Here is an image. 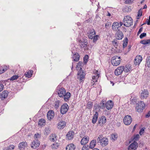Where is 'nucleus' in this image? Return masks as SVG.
Returning <instances> with one entry per match:
<instances>
[{"instance_id":"obj_15","label":"nucleus","mask_w":150,"mask_h":150,"mask_svg":"<svg viewBox=\"0 0 150 150\" xmlns=\"http://www.w3.org/2000/svg\"><path fill=\"white\" fill-rule=\"evenodd\" d=\"M113 106V102L111 100L108 101L105 104V107L108 110L111 109Z\"/></svg>"},{"instance_id":"obj_59","label":"nucleus","mask_w":150,"mask_h":150,"mask_svg":"<svg viewBox=\"0 0 150 150\" xmlns=\"http://www.w3.org/2000/svg\"><path fill=\"white\" fill-rule=\"evenodd\" d=\"M4 88V85L2 83H0V92L2 91Z\"/></svg>"},{"instance_id":"obj_1","label":"nucleus","mask_w":150,"mask_h":150,"mask_svg":"<svg viewBox=\"0 0 150 150\" xmlns=\"http://www.w3.org/2000/svg\"><path fill=\"white\" fill-rule=\"evenodd\" d=\"M123 22L125 26L128 27L132 24V19L129 16H126L124 17Z\"/></svg>"},{"instance_id":"obj_57","label":"nucleus","mask_w":150,"mask_h":150,"mask_svg":"<svg viewBox=\"0 0 150 150\" xmlns=\"http://www.w3.org/2000/svg\"><path fill=\"white\" fill-rule=\"evenodd\" d=\"M82 150H89L88 146H83L82 148Z\"/></svg>"},{"instance_id":"obj_14","label":"nucleus","mask_w":150,"mask_h":150,"mask_svg":"<svg viewBox=\"0 0 150 150\" xmlns=\"http://www.w3.org/2000/svg\"><path fill=\"white\" fill-rule=\"evenodd\" d=\"M57 128L59 129H63L66 125V122L63 121L62 120L59 122L57 124Z\"/></svg>"},{"instance_id":"obj_50","label":"nucleus","mask_w":150,"mask_h":150,"mask_svg":"<svg viewBox=\"0 0 150 150\" xmlns=\"http://www.w3.org/2000/svg\"><path fill=\"white\" fill-rule=\"evenodd\" d=\"M41 137V135L38 133L36 134L34 136V138L35 139H38V138H39Z\"/></svg>"},{"instance_id":"obj_56","label":"nucleus","mask_w":150,"mask_h":150,"mask_svg":"<svg viewBox=\"0 0 150 150\" xmlns=\"http://www.w3.org/2000/svg\"><path fill=\"white\" fill-rule=\"evenodd\" d=\"M144 129L143 128H142L140 130L139 134L140 135H141L144 133Z\"/></svg>"},{"instance_id":"obj_23","label":"nucleus","mask_w":150,"mask_h":150,"mask_svg":"<svg viewBox=\"0 0 150 150\" xmlns=\"http://www.w3.org/2000/svg\"><path fill=\"white\" fill-rule=\"evenodd\" d=\"M49 139L51 141L54 142L57 140V136L55 134H52L50 135Z\"/></svg>"},{"instance_id":"obj_64","label":"nucleus","mask_w":150,"mask_h":150,"mask_svg":"<svg viewBox=\"0 0 150 150\" xmlns=\"http://www.w3.org/2000/svg\"><path fill=\"white\" fill-rule=\"evenodd\" d=\"M147 44L150 45V39L147 40Z\"/></svg>"},{"instance_id":"obj_29","label":"nucleus","mask_w":150,"mask_h":150,"mask_svg":"<svg viewBox=\"0 0 150 150\" xmlns=\"http://www.w3.org/2000/svg\"><path fill=\"white\" fill-rule=\"evenodd\" d=\"M27 144L25 142H22L20 143L19 145V148L20 149H24L25 147H27Z\"/></svg>"},{"instance_id":"obj_53","label":"nucleus","mask_w":150,"mask_h":150,"mask_svg":"<svg viewBox=\"0 0 150 150\" xmlns=\"http://www.w3.org/2000/svg\"><path fill=\"white\" fill-rule=\"evenodd\" d=\"M15 146L13 145H10L8 148H7L9 150H12L14 148Z\"/></svg>"},{"instance_id":"obj_51","label":"nucleus","mask_w":150,"mask_h":150,"mask_svg":"<svg viewBox=\"0 0 150 150\" xmlns=\"http://www.w3.org/2000/svg\"><path fill=\"white\" fill-rule=\"evenodd\" d=\"M88 56L87 55H86L83 58V62L85 63H86L87 62L88 59Z\"/></svg>"},{"instance_id":"obj_32","label":"nucleus","mask_w":150,"mask_h":150,"mask_svg":"<svg viewBox=\"0 0 150 150\" xmlns=\"http://www.w3.org/2000/svg\"><path fill=\"white\" fill-rule=\"evenodd\" d=\"M124 68L123 71L127 73L130 71L131 70V66L129 65H127L125 67H124Z\"/></svg>"},{"instance_id":"obj_25","label":"nucleus","mask_w":150,"mask_h":150,"mask_svg":"<svg viewBox=\"0 0 150 150\" xmlns=\"http://www.w3.org/2000/svg\"><path fill=\"white\" fill-rule=\"evenodd\" d=\"M8 96V92L7 91H3L1 95L0 98L2 100H4V99L6 98Z\"/></svg>"},{"instance_id":"obj_3","label":"nucleus","mask_w":150,"mask_h":150,"mask_svg":"<svg viewBox=\"0 0 150 150\" xmlns=\"http://www.w3.org/2000/svg\"><path fill=\"white\" fill-rule=\"evenodd\" d=\"M145 105V104L143 102H140L136 107L137 111L139 112H142L144 108Z\"/></svg>"},{"instance_id":"obj_12","label":"nucleus","mask_w":150,"mask_h":150,"mask_svg":"<svg viewBox=\"0 0 150 150\" xmlns=\"http://www.w3.org/2000/svg\"><path fill=\"white\" fill-rule=\"evenodd\" d=\"M148 95L149 93L148 91L144 89L142 91L140 97L141 99H146L148 96Z\"/></svg>"},{"instance_id":"obj_49","label":"nucleus","mask_w":150,"mask_h":150,"mask_svg":"<svg viewBox=\"0 0 150 150\" xmlns=\"http://www.w3.org/2000/svg\"><path fill=\"white\" fill-rule=\"evenodd\" d=\"M59 146V144L58 143H55L53 144V145L52 146V148L54 149H56Z\"/></svg>"},{"instance_id":"obj_61","label":"nucleus","mask_w":150,"mask_h":150,"mask_svg":"<svg viewBox=\"0 0 150 150\" xmlns=\"http://www.w3.org/2000/svg\"><path fill=\"white\" fill-rule=\"evenodd\" d=\"M97 79H95V80L92 79V82H91V84L93 85L95 83V82L97 81Z\"/></svg>"},{"instance_id":"obj_55","label":"nucleus","mask_w":150,"mask_h":150,"mask_svg":"<svg viewBox=\"0 0 150 150\" xmlns=\"http://www.w3.org/2000/svg\"><path fill=\"white\" fill-rule=\"evenodd\" d=\"M140 43L144 45H146L147 44V40H142L141 41Z\"/></svg>"},{"instance_id":"obj_19","label":"nucleus","mask_w":150,"mask_h":150,"mask_svg":"<svg viewBox=\"0 0 150 150\" xmlns=\"http://www.w3.org/2000/svg\"><path fill=\"white\" fill-rule=\"evenodd\" d=\"M54 116V112L52 110H49L47 114V117L48 120H50L52 119Z\"/></svg>"},{"instance_id":"obj_63","label":"nucleus","mask_w":150,"mask_h":150,"mask_svg":"<svg viewBox=\"0 0 150 150\" xmlns=\"http://www.w3.org/2000/svg\"><path fill=\"white\" fill-rule=\"evenodd\" d=\"M145 117L146 118H148L150 117V111H149L148 112L146 115Z\"/></svg>"},{"instance_id":"obj_10","label":"nucleus","mask_w":150,"mask_h":150,"mask_svg":"<svg viewBox=\"0 0 150 150\" xmlns=\"http://www.w3.org/2000/svg\"><path fill=\"white\" fill-rule=\"evenodd\" d=\"M98 124L101 126H102L106 121V118L104 116H102L100 117L98 120Z\"/></svg>"},{"instance_id":"obj_8","label":"nucleus","mask_w":150,"mask_h":150,"mask_svg":"<svg viewBox=\"0 0 150 150\" xmlns=\"http://www.w3.org/2000/svg\"><path fill=\"white\" fill-rule=\"evenodd\" d=\"M40 145V142L38 139H35L32 142L31 144L32 148L35 149L38 147Z\"/></svg>"},{"instance_id":"obj_22","label":"nucleus","mask_w":150,"mask_h":150,"mask_svg":"<svg viewBox=\"0 0 150 150\" xmlns=\"http://www.w3.org/2000/svg\"><path fill=\"white\" fill-rule=\"evenodd\" d=\"M124 35L123 33L120 30L117 31L116 34V38L118 40H120L123 37Z\"/></svg>"},{"instance_id":"obj_18","label":"nucleus","mask_w":150,"mask_h":150,"mask_svg":"<svg viewBox=\"0 0 150 150\" xmlns=\"http://www.w3.org/2000/svg\"><path fill=\"white\" fill-rule=\"evenodd\" d=\"M100 73L98 71V70H94L92 76V79L94 80L95 79H98L100 76Z\"/></svg>"},{"instance_id":"obj_2","label":"nucleus","mask_w":150,"mask_h":150,"mask_svg":"<svg viewBox=\"0 0 150 150\" xmlns=\"http://www.w3.org/2000/svg\"><path fill=\"white\" fill-rule=\"evenodd\" d=\"M121 60L120 57L115 56L112 58L111 62L113 66H117L120 64Z\"/></svg>"},{"instance_id":"obj_34","label":"nucleus","mask_w":150,"mask_h":150,"mask_svg":"<svg viewBox=\"0 0 150 150\" xmlns=\"http://www.w3.org/2000/svg\"><path fill=\"white\" fill-rule=\"evenodd\" d=\"M80 56L78 53H75L74 54L73 58L74 61L78 62Z\"/></svg>"},{"instance_id":"obj_42","label":"nucleus","mask_w":150,"mask_h":150,"mask_svg":"<svg viewBox=\"0 0 150 150\" xmlns=\"http://www.w3.org/2000/svg\"><path fill=\"white\" fill-rule=\"evenodd\" d=\"M93 107V103L91 102H88L86 107L87 108L89 109H91Z\"/></svg>"},{"instance_id":"obj_48","label":"nucleus","mask_w":150,"mask_h":150,"mask_svg":"<svg viewBox=\"0 0 150 150\" xmlns=\"http://www.w3.org/2000/svg\"><path fill=\"white\" fill-rule=\"evenodd\" d=\"M59 102L58 100L56 101L55 103V105L54 107L56 109H57L59 107Z\"/></svg>"},{"instance_id":"obj_4","label":"nucleus","mask_w":150,"mask_h":150,"mask_svg":"<svg viewBox=\"0 0 150 150\" xmlns=\"http://www.w3.org/2000/svg\"><path fill=\"white\" fill-rule=\"evenodd\" d=\"M123 23L122 22L119 23L118 22H114L112 25L113 30L116 31L120 30V28L122 25Z\"/></svg>"},{"instance_id":"obj_41","label":"nucleus","mask_w":150,"mask_h":150,"mask_svg":"<svg viewBox=\"0 0 150 150\" xmlns=\"http://www.w3.org/2000/svg\"><path fill=\"white\" fill-rule=\"evenodd\" d=\"M50 132V130L49 127H46L45 129L44 134L47 135Z\"/></svg>"},{"instance_id":"obj_40","label":"nucleus","mask_w":150,"mask_h":150,"mask_svg":"<svg viewBox=\"0 0 150 150\" xmlns=\"http://www.w3.org/2000/svg\"><path fill=\"white\" fill-rule=\"evenodd\" d=\"M3 69L0 70V74H2L6 71L8 69V68L6 66H4L3 67Z\"/></svg>"},{"instance_id":"obj_11","label":"nucleus","mask_w":150,"mask_h":150,"mask_svg":"<svg viewBox=\"0 0 150 150\" xmlns=\"http://www.w3.org/2000/svg\"><path fill=\"white\" fill-rule=\"evenodd\" d=\"M138 147V144L136 142H134L129 145L128 148V150H136Z\"/></svg>"},{"instance_id":"obj_39","label":"nucleus","mask_w":150,"mask_h":150,"mask_svg":"<svg viewBox=\"0 0 150 150\" xmlns=\"http://www.w3.org/2000/svg\"><path fill=\"white\" fill-rule=\"evenodd\" d=\"M103 138L104 137H103V136L102 135L100 134L99 135L97 139V142L100 143L102 141Z\"/></svg>"},{"instance_id":"obj_38","label":"nucleus","mask_w":150,"mask_h":150,"mask_svg":"<svg viewBox=\"0 0 150 150\" xmlns=\"http://www.w3.org/2000/svg\"><path fill=\"white\" fill-rule=\"evenodd\" d=\"M146 65L150 67V56L148 57L146 59Z\"/></svg>"},{"instance_id":"obj_21","label":"nucleus","mask_w":150,"mask_h":150,"mask_svg":"<svg viewBox=\"0 0 150 150\" xmlns=\"http://www.w3.org/2000/svg\"><path fill=\"white\" fill-rule=\"evenodd\" d=\"M74 132L73 131H69L67 134V137L69 140H71L74 137Z\"/></svg>"},{"instance_id":"obj_6","label":"nucleus","mask_w":150,"mask_h":150,"mask_svg":"<svg viewBox=\"0 0 150 150\" xmlns=\"http://www.w3.org/2000/svg\"><path fill=\"white\" fill-rule=\"evenodd\" d=\"M132 121L131 117L129 115L125 116L123 119L124 123L126 125H129Z\"/></svg>"},{"instance_id":"obj_16","label":"nucleus","mask_w":150,"mask_h":150,"mask_svg":"<svg viewBox=\"0 0 150 150\" xmlns=\"http://www.w3.org/2000/svg\"><path fill=\"white\" fill-rule=\"evenodd\" d=\"M85 75V73L82 70H80L77 74V78L81 81L84 78Z\"/></svg>"},{"instance_id":"obj_33","label":"nucleus","mask_w":150,"mask_h":150,"mask_svg":"<svg viewBox=\"0 0 150 150\" xmlns=\"http://www.w3.org/2000/svg\"><path fill=\"white\" fill-rule=\"evenodd\" d=\"M46 121L44 119H41L40 120L38 121V125L40 126H45V125Z\"/></svg>"},{"instance_id":"obj_35","label":"nucleus","mask_w":150,"mask_h":150,"mask_svg":"<svg viewBox=\"0 0 150 150\" xmlns=\"http://www.w3.org/2000/svg\"><path fill=\"white\" fill-rule=\"evenodd\" d=\"M33 71L32 70H30L26 72L25 73V76L26 77L29 78L32 75Z\"/></svg>"},{"instance_id":"obj_31","label":"nucleus","mask_w":150,"mask_h":150,"mask_svg":"<svg viewBox=\"0 0 150 150\" xmlns=\"http://www.w3.org/2000/svg\"><path fill=\"white\" fill-rule=\"evenodd\" d=\"M96 139L92 140L90 144L89 148L91 149L93 148L96 145Z\"/></svg>"},{"instance_id":"obj_52","label":"nucleus","mask_w":150,"mask_h":150,"mask_svg":"<svg viewBox=\"0 0 150 150\" xmlns=\"http://www.w3.org/2000/svg\"><path fill=\"white\" fill-rule=\"evenodd\" d=\"M99 37V36L98 35H96L94 36L93 38V41L94 42H96L98 39V38Z\"/></svg>"},{"instance_id":"obj_43","label":"nucleus","mask_w":150,"mask_h":150,"mask_svg":"<svg viewBox=\"0 0 150 150\" xmlns=\"http://www.w3.org/2000/svg\"><path fill=\"white\" fill-rule=\"evenodd\" d=\"M19 76L17 75H13L9 79V80L10 81H14L15 80L17 79L18 78Z\"/></svg>"},{"instance_id":"obj_13","label":"nucleus","mask_w":150,"mask_h":150,"mask_svg":"<svg viewBox=\"0 0 150 150\" xmlns=\"http://www.w3.org/2000/svg\"><path fill=\"white\" fill-rule=\"evenodd\" d=\"M78 42H79V45L81 48L85 49L87 48L88 46V42L87 41H85V40L83 41L81 40H80Z\"/></svg>"},{"instance_id":"obj_47","label":"nucleus","mask_w":150,"mask_h":150,"mask_svg":"<svg viewBox=\"0 0 150 150\" xmlns=\"http://www.w3.org/2000/svg\"><path fill=\"white\" fill-rule=\"evenodd\" d=\"M139 137V136L138 134H137L134 136L133 139L134 140V142H135V141L137 140L138 139Z\"/></svg>"},{"instance_id":"obj_44","label":"nucleus","mask_w":150,"mask_h":150,"mask_svg":"<svg viewBox=\"0 0 150 150\" xmlns=\"http://www.w3.org/2000/svg\"><path fill=\"white\" fill-rule=\"evenodd\" d=\"M123 48L126 47L128 42V39L127 38H126L124 40H123Z\"/></svg>"},{"instance_id":"obj_24","label":"nucleus","mask_w":150,"mask_h":150,"mask_svg":"<svg viewBox=\"0 0 150 150\" xmlns=\"http://www.w3.org/2000/svg\"><path fill=\"white\" fill-rule=\"evenodd\" d=\"M96 34V31L93 29H91L89 31L88 38L90 39H92L93 37V35Z\"/></svg>"},{"instance_id":"obj_30","label":"nucleus","mask_w":150,"mask_h":150,"mask_svg":"<svg viewBox=\"0 0 150 150\" xmlns=\"http://www.w3.org/2000/svg\"><path fill=\"white\" fill-rule=\"evenodd\" d=\"M98 114L97 112H96L95 114L93 115V119L92 120V122L93 124H95L98 119Z\"/></svg>"},{"instance_id":"obj_26","label":"nucleus","mask_w":150,"mask_h":150,"mask_svg":"<svg viewBox=\"0 0 150 150\" xmlns=\"http://www.w3.org/2000/svg\"><path fill=\"white\" fill-rule=\"evenodd\" d=\"M75 149V146L73 144H69L66 147V150H74Z\"/></svg>"},{"instance_id":"obj_58","label":"nucleus","mask_w":150,"mask_h":150,"mask_svg":"<svg viewBox=\"0 0 150 150\" xmlns=\"http://www.w3.org/2000/svg\"><path fill=\"white\" fill-rule=\"evenodd\" d=\"M133 1V0H126L125 1V3L127 4H130Z\"/></svg>"},{"instance_id":"obj_37","label":"nucleus","mask_w":150,"mask_h":150,"mask_svg":"<svg viewBox=\"0 0 150 150\" xmlns=\"http://www.w3.org/2000/svg\"><path fill=\"white\" fill-rule=\"evenodd\" d=\"M82 64L83 62H82L80 61L78 62L76 67V69L77 70L79 69H80V70H82V68L81 67L82 66L81 65Z\"/></svg>"},{"instance_id":"obj_7","label":"nucleus","mask_w":150,"mask_h":150,"mask_svg":"<svg viewBox=\"0 0 150 150\" xmlns=\"http://www.w3.org/2000/svg\"><path fill=\"white\" fill-rule=\"evenodd\" d=\"M57 92L58 93V94L60 97H63L65 93V89L63 87L57 88Z\"/></svg>"},{"instance_id":"obj_5","label":"nucleus","mask_w":150,"mask_h":150,"mask_svg":"<svg viewBox=\"0 0 150 150\" xmlns=\"http://www.w3.org/2000/svg\"><path fill=\"white\" fill-rule=\"evenodd\" d=\"M69 108L68 105L67 103H64L61 106L60 109V112L62 114L67 113Z\"/></svg>"},{"instance_id":"obj_20","label":"nucleus","mask_w":150,"mask_h":150,"mask_svg":"<svg viewBox=\"0 0 150 150\" xmlns=\"http://www.w3.org/2000/svg\"><path fill=\"white\" fill-rule=\"evenodd\" d=\"M89 139V137L87 136H84L81 139V144L82 145H84L87 144Z\"/></svg>"},{"instance_id":"obj_9","label":"nucleus","mask_w":150,"mask_h":150,"mask_svg":"<svg viewBox=\"0 0 150 150\" xmlns=\"http://www.w3.org/2000/svg\"><path fill=\"white\" fill-rule=\"evenodd\" d=\"M124 66H120L118 67L115 71V74L117 76H119L121 74L123 71Z\"/></svg>"},{"instance_id":"obj_45","label":"nucleus","mask_w":150,"mask_h":150,"mask_svg":"<svg viewBox=\"0 0 150 150\" xmlns=\"http://www.w3.org/2000/svg\"><path fill=\"white\" fill-rule=\"evenodd\" d=\"M105 107V105L104 101H103L100 104L99 108L101 109H103Z\"/></svg>"},{"instance_id":"obj_27","label":"nucleus","mask_w":150,"mask_h":150,"mask_svg":"<svg viewBox=\"0 0 150 150\" xmlns=\"http://www.w3.org/2000/svg\"><path fill=\"white\" fill-rule=\"evenodd\" d=\"M71 93L69 92H68L66 93H65L64 96H63L64 97V99L65 101H68L70 97Z\"/></svg>"},{"instance_id":"obj_54","label":"nucleus","mask_w":150,"mask_h":150,"mask_svg":"<svg viewBox=\"0 0 150 150\" xmlns=\"http://www.w3.org/2000/svg\"><path fill=\"white\" fill-rule=\"evenodd\" d=\"M146 36V34L145 33H142L140 35V38L141 39L142 38L144 37H145Z\"/></svg>"},{"instance_id":"obj_17","label":"nucleus","mask_w":150,"mask_h":150,"mask_svg":"<svg viewBox=\"0 0 150 150\" xmlns=\"http://www.w3.org/2000/svg\"><path fill=\"white\" fill-rule=\"evenodd\" d=\"M142 60V57L141 55H138L136 57L134 60V63L136 65H139Z\"/></svg>"},{"instance_id":"obj_28","label":"nucleus","mask_w":150,"mask_h":150,"mask_svg":"<svg viewBox=\"0 0 150 150\" xmlns=\"http://www.w3.org/2000/svg\"><path fill=\"white\" fill-rule=\"evenodd\" d=\"M100 144L102 146H106L108 144V139L104 137Z\"/></svg>"},{"instance_id":"obj_46","label":"nucleus","mask_w":150,"mask_h":150,"mask_svg":"<svg viewBox=\"0 0 150 150\" xmlns=\"http://www.w3.org/2000/svg\"><path fill=\"white\" fill-rule=\"evenodd\" d=\"M142 11L141 10H140L139 11L137 14V17H139L137 18V19H139V17L142 16Z\"/></svg>"},{"instance_id":"obj_60","label":"nucleus","mask_w":150,"mask_h":150,"mask_svg":"<svg viewBox=\"0 0 150 150\" xmlns=\"http://www.w3.org/2000/svg\"><path fill=\"white\" fill-rule=\"evenodd\" d=\"M112 43L115 46L117 45V40L116 39L112 41Z\"/></svg>"},{"instance_id":"obj_62","label":"nucleus","mask_w":150,"mask_h":150,"mask_svg":"<svg viewBox=\"0 0 150 150\" xmlns=\"http://www.w3.org/2000/svg\"><path fill=\"white\" fill-rule=\"evenodd\" d=\"M143 28L142 27H141L140 29H139V30L138 31V32L137 33V34L138 35L139 34H140L141 32H142V30H143Z\"/></svg>"},{"instance_id":"obj_36","label":"nucleus","mask_w":150,"mask_h":150,"mask_svg":"<svg viewBox=\"0 0 150 150\" xmlns=\"http://www.w3.org/2000/svg\"><path fill=\"white\" fill-rule=\"evenodd\" d=\"M118 137L117 135V134H112L111 135L110 139L112 140V141H114L117 139Z\"/></svg>"}]
</instances>
